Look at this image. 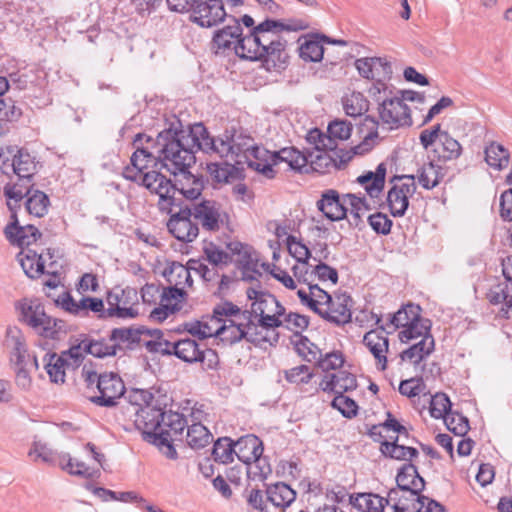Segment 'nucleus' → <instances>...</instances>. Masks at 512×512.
<instances>
[{"mask_svg":"<svg viewBox=\"0 0 512 512\" xmlns=\"http://www.w3.org/2000/svg\"><path fill=\"white\" fill-rule=\"evenodd\" d=\"M205 127L201 123L194 124L188 130H164L154 141L145 134H137L131 156V165L123 170V176L131 181L141 183L151 193L158 195L159 209H169L175 193L172 182L158 171H146L149 167L161 162V166L174 176L195 161L194 151L198 150L200 137Z\"/></svg>","mask_w":512,"mask_h":512,"instance_id":"1","label":"nucleus"},{"mask_svg":"<svg viewBox=\"0 0 512 512\" xmlns=\"http://www.w3.org/2000/svg\"><path fill=\"white\" fill-rule=\"evenodd\" d=\"M198 150L233 162L237 166L247 165L266 178H273L277 169L301 170L307 158L294 147H285L271 152L258 145L255 140L242 132L230 134L226 131L218 137H211L208 131L200 137Z\"/></svg>","mask_w":512,"mask_h":512,"instance_id":"2","label":"nucleus"},{"mask_svg":"<svg viewBox=\"0 0 512 512\" xmlns=\"http://www.w3.org/2000/svg\"><path fill=\"white\" fill-rule=\"evenodd\" d=\"M35 169L34 159L27 151L16 147L0 148V191H3L11 212L30 193L29 182Z\"/></svg>","mask_w":512,"mask_h":512,"instance_id":"3","label":"nucleus"},{"mask_svg":"<svg viewBox=\"0 0 512 512\" xmlns=\"http://www.w3.org/2000/svg\"><path fill=\"white\" fill-rule=\"evenodd\" d=\"M309 28L304 19L265 20L254 27L257 41L264 54V61L281 68L287 60V41L282 37L283 31H302Z\"/></svg>","mask_w":512,"mask_h":512,"instance_id":"4","label":"nucleus"},{"mask_svg":"<svg viewBox=\"0 0 512 512\" xmlns=\"http://www.w3.org/2000/svg\"><path fill=\"white\" fill-rule=\"evenodd\" d=\"M302 305L338 325L351 320L352 299L347 293L328 294L323 288L304 287L298 291Z\"/></svg>","mask_w":512,"mask_h":512,"instance_id":"5","label":"nucleus"},{"mask_svg":"<svg viewBox=\"0 0 512 512\" xmlns=\"http://www.w3.org/2000/svg\"><path fill=\"white\" fill-rule=\"evenodd\" d=\"M247 297L252 301L249 315L258 328V334L262 335L263 342H277L275 329L279 328L285 307L273 295L254 288L247 290Z\"/></svg>","mask_w":512,"mask_h":512,"instance_id":"6","label":"nucleus"},{"mask_svg":"<svg viewBox=\"0 0 512 512\" xmlns=\"http://www.w3.org/2000/svg\"><path fill=\"white\" fill-rule=\"evenodd\" d=\"M215 313L224 315L219 335L221 341L230 344L242 339L255 344L263 342L248 311H242L231 302H222L215 306Z\"/></svg>","mask_w":512,"mask_h":512,"instance_id":"7","label":"nucleus"},{"mask_svg":"<svg viewBox=\"0 0 512 512\" xmlns=\"http://www.w3.org/2000/svg\"><path fill=\"white\" fill-rule=\"evenodd\" d=\"M81 376L87 388H95L98 394L88 396L89 400L100 407H113L125 392L121 377L114 372L98 374L91 367L83 366Z\"/></svg>","mask_w":512,"mask_h":512,"instance_id":"8","label":"nucleus"},{"mask_svg":"<svg viewBox=\"0 0 512 512\" xmlns=\"http://www.w3.org/2000/svg\"><path fill=\"white\" fill-rule=\"evenodd\" d=\"M263 443L255 435L249 434L235 442V455L246 465V474L251 480H264L271 473V467L262 457Z\"/></svg>","mask_w":512,"mask_h":512,"instance_id":"9","label":"nucleus"},{"mask_svg":"<svg viewBox=\"0 0 512 512\" xmlns=\"http://www.w3.org/2000/svg\"><path fill=\"white\" fill-rule=\"evenodd\" d=\"M19 321L31 327L35 332L53 338L57 332V319L45 312L44 305L37 298H23L16 302Z\"/></svg>","mask_w":512,"mask_h":512,"instance_id":"10","label":"nucleus"},{"mask_svg":"<svg viewBox=\"0 0 512 512\" xmlns=\"http://www.w3.org/2000/svg\"><path fill=\"white\" fill-rule=\"evenodd\" d=\"M419 141L426 150L437 144L434 152L440 160L445 162L456 160L462 154L461 144L448 131L442 130L441 124H435L422 130L419 135Z\"/></svg>","mask_w":512,"mask_h":512,"instance_id":"11","label":"nucleus"},{"mask_svg":"<svg viewBox=\"0 0 512 512\" xmlns=\"http://www.w3.org/2000/svg\"><path fill=\"white\" fill-rule=\"evenodd\" d=\"M326 257V254L317 257L315 262L318 263L315 265L311 263H302L295 264L292 267L293 276L297 278V281L300 284L298 291L300 289H304V287L320 288L316 281L321 283L329 281L332 285L337 283L338 273L336 269L321 262V259Z\"/></svg>","mask_w":512,"mask_h":512,"instance_id":"12","label":"nucleus"},{"mask_svg":"<svg viewBox=\"0 0 512 512\" xmlns=\"http://www.w3.org/2000/svg\"><path fill=\"white\" fill-rule=\"evenodd\" d=\"M108 307L107 317L132 319L138 315L136 304L138 302L137 291L133 288H114L106 297Z\"/></svg>","mask_w":512,"mask_h":512,"instance_id":"13","label":"nucleus"},{"mask_svg":"<svg viewBox=\"0 0 512 512\" xmlns=\"http://www.w3.org/2000/svg\"><path fill=\"white\" fill-rule=\"evenodd\" d=\"M392 187L388 191L387 202L391 214L395 217L403 216L409 206V197L416 191L415 177L413 175L395 176Z\"/></svg>","mask_w":512,"mask_h":512,"instance_id":"14","label":"nucleus"},{"mask_svg":"<svg viewBox=\"0 0 512 512\" xmlns=\"http://www.w3.org/2000/svg\"><path fill=\"white\" fill-rule=\"evenodd\" d=\"M378 111L382 124L387 125L389 129L412 125L410 108L397 95L383 98Z\"/></svg>","mask_w":512,"mask_h":512,"instance_id":"15","label":"nucleus"},{"mask_svg":"<svg viewBox=\"0 0 512 512\" xmlns=\"http://www.w3.org/2000/svg\"><path fill=\"white\" fill-rule=\"evenodd\" d=\"M47 258L51 260L52 256L47 254H38L37 251L30 248L22 249L18 254V260L25 274L30 278H38L42 274L56 275V263L50 261L47 264Z\"/></svg>","mask_w":512,"mask_h":512,"instance_id":"16","label":"nucleus"},{"mask_svg":"<svg viewBox=\"0 0 512 512\" xmlns=\"http://www.w3.org/2000/svg\"><path fill=\"white\" fill-rule=\"evenodd\" d=\"M189 167L190 165L186 166L183 171H177V174H180L183 179L179 180L178 184L172 183L175 193H170V196H173V201L169 209H160L161 211L172 213L174 208L181 206V197L188 200H195L201 195L203 184L188 171Z\"/></svg>","mask_w":512,"mask_h":512,"instance_id":"17","label":"nucleus"},{"mask_svg":"<svg viewBox=\"0 0 512 512\" xmlns=\"http://www.w3.org/2000/svg\"><path fill=\"white\" fill-rule=\"evenodd\" d=\"M190 208L194 219L207 231H218L227 218L220 206L211 200L193 204Z\"/></svg>","mask_w":512,"mask_h":512,"instance_id":"18","label":"nucleus"},{"mask_svg":"<svg viewBox=\"0 0 512 512\" xmlns=\"http://www.w3.org/2000/svg\"><path fill=\"white\" fill-rule=\"evenodd\" d=\"M45 369L51 382L64 383L67 370H74L81 365L80 360L72 356V347L60 355L46 353L44 357Z\"/></svg>","mask_w":512,"mask_h":512,"instance_id":"19","label":"nucleus"},{"mask_svg":"<svg viewBox=\"0 0 512 512\" xmlns=\"http://www.w3.org/2000/svg\"><path fill=\"white\" fill-rule=\"evenodd\" d=\"M227 16L222 0L201 1L194 12L191 20L204 28H211L223 22Z\"/></svg>","mask_w":512,"mask_h":512,"instance_id":"20","label":"nucleus"},{"mask_svg":"<svg viewBox=\"0 0 512 512\" xmlns=\"http://www.w3.org/2000/svg\"><path fill=\"white\" fill-rule=\"evenodd\" d=\"M171 217L167 223L169 232L179 241L192 242L199 233L197 224L191 221V208L185 207L177 213H170Z\"/></svg>","mask_w":512,"mask_h":512,"instance_id":"21","label":"nucleus"},{"mask_svg":"<svg viewBox=\"0 0 512 512\" xmlns=\"http://www.w3.org/2000/svg\"><path fill=\"white\" fill-rule=\"evenodd\" d=\"M359 74L366 79L374 81H388L392 76V66L386 58L364 57L355 61Z\"/></svg>","mask_w":512,"mask_h":512,"instance_id":"22","label":"nucleus"},{"mask_svg":"<svg viewBox=\"0 0 512 512\" xmlns=\"http://www.w3.org/2000/svg\"><path fill=\"white\" fill-rule=\"evenodd\" d=\"M117 343H114L112 336L108 339L83 340L77 345L72 346V356L82 363L86 354H91L98 358L116 355Z\"/></svg>","mask_w":512,"mask_h":512,"instance_id":"23","label":"nucleus"},{"mask_svg":"<svg viewBox=\"0 0 512 512\" xmlns=\"http://www.w3.org/2000/svg\"><path fill=\"white\" fill-rule=\"evenodd\" d=\"M420 491L390 490L388 492L390 506L394 512H422L425 506V497Z\"/></svg>","mask_w":512,"mask_h":512,"instance_id":"24","label":"nucleus"},{"mask_svg":"<svg viewBox=\"0 0 512 512\" xmlns=\"http://www.w3.org/2000/svg\"><path fill=\"white\" fill-rule=\"evenodd\" d=\"M384 328L374 329L367 332L363 337V344L373 355L378 370L384 371L387 368V353L389 340L383 333Z\"/></svg>","mask_w":512,"mask_h":512,"instance_id":"25","label":"nucleus"},{"mask_svg":"<svg viewBox=\"0 0 512 512\" xmlns=\"http://www.w3.org/2000/svg\"><path fill=\"white\" fill-rule=\"evenodd\" d=\"M357 387V381L354 374L347 371L327 374L319 384V388L328 393L336 395L354 390Z\"/></svg>","mask_w":512,"mask_h":512,"instance_id":"26","label":"nucleus"},{"mask_svg":"<svg viewBox=\"0 0 512 512\" xmlns=\"http://www.w3.org/2000/svg\"><path fill=\"white\" fill-rule=\"evenodd\" d=\"M347 198L342 202L335 190H327L317 202L318 209L330 220L337 221L346 217L348 208L345 207Z\"/></svg>","mask_w":512,"mask_h":512,"instance_id":"27","label":"nucleus"},{"mask_svg":"<svg viewBox=\"0 0 512 512\" xmlns=\"http://www.w3.org/2000/svg\"><path fill=\"white\" fill-rule=\"evenodd\" d=\"M240 36H242L241 25L237 20H234L233 25H228L215 33L211 44L212 49L217 54L234 50V45L238 44Z\"/></svg>","mask_w":512,"mask_h":512,"instance_id":"28","label":"nucleus"},{"mask_svg":"<svg viewBox=\"0 0 512 512\" xmlns=\"http://www.w3.org/2000/svg\"><path fill=\"white\" fill-rule=\"evenodd\" d=\"M378 124L375 118L370 116L365 117L362 123V130H367V133L358 145H355L347 152V157L343 161H348L355 155H365L374 148L379 137L377 131Z\"/></svg>","mask_w":512,"mask_h":512,"instance_id":"29","label":"nucleus"},{"mask_svg":"<svg viewBox=\"0 0 512 512\" xmlns=\"http://www.w3.org/2000/svg\"><path fill=\"white\" fill-rule=\"evenodd\" d=\"M162 414L163 412L159 409L141 407L136 413L135 425L143 433L154 435L156 438L160 433Z\"/></svg>","mask_w":512,"mask_h":512,"instance_id":"30","label":"nucleus"},{"mask_svg":"<svg viewBox=\"0 0 512 512\" xmlns=\"http://www.w3.org/2000/svg\"><path fill=\"white\" fill-rule=\"evenodd\" d=\"M5 235L13 244L26 249L35 243L41 234L33 225L18 226L15 222L6 226Z\"/></svg>","mask_w":512,"mask_h":512,"instance_id":"31","label":"nucleus"},{"mask_svg":"<svg viewBox=\"0 0 512 512\" xmlns=\"http://www.w3.org/2000/svg\"><path fill=\"white\" fill-rule=\"evenodd\" d=\"M386 165L380 163L374 172L369 171L357 178V182L363 186L366 193L372 198H378L385 184Z\"/></svg>","mask_w":512,"mask_h":512,"instance_id":"32","label":"nucleus"},{"mask_svg":"<svg viewBox=\"0 0 512 512\" xmlns=\"http://www.w3.org/2000/svg\"><path fill=\"white\" fill-rule=\"evenodd\" d=\"M191 261L188 266H184L178 262H172L164 270V277L172 287H180L185 290L186 287H192L193 280L191 277Z\"/></svg>","mask_w":512,"mask_h":512,"instance_id":"33","label":"nucleus"},{"mask_svg":"<svg viewBox=\"0 0 512 512\" xmlns=\"http://www.w3.org/2000/svg\"><path fill=\"white\" fill-rule=\"evenodd\" d=\"M351 503L359 512H385L390 506L389 497L385 498L375 493H360L351 497Z\"/></svg>","mask_w":512,"mask_h":512,"instance_id":"34","label":"nucleus"},{"mask_svg":"<svg viewBox=\"0 0 512 512\" xmlns=\"http://www.w3.org/2000/svg\"><path fill=\"white\" fill-rule=\"evenodd\" d=\"M302 155L307 158L306 166L301 170H296L297 172L308 173L310 171H314L324 174L336 167L335 159L327 152V150L308 152V154L302 153Z\"/></svg>","mask_w":512,"mask_h":512,"instance_id":"35","label":"nucleus"},{"mask_svg":"<svg viewBox=\"0 0 512 512\" xmlns=\"http://www.w3.org/2000/svg\"><path fill=\"white\" fill-rule=\"evenodd\" d=\"M59 466L71 475L82 476L87 479L96 478L100 474L98 467L86 465L82 461L73 459L68 453L58 456Z\"/></svg>","mask_w":512,"mask_h":512,"instance_id":"36","label":"nucleus"},{"mask_svg":"<svg viewBox=\"0 0 512 512\" xmlns=\"http://www.w3.org/2000/svg\"><path fill=\"white\" fill-rule=\"evenodd\" d=\"M259 44L260 43L257 41V36L253 29L249 35L243 37L240 36L238 44L234 45V51L240 58L252 61H264V54L262 53V48H260Z\"/></svg>","mask_w":512,"mask_h":512,"instance_id":"37","label":"nucleus"},{"mask_svg":"<svg viewBox=\"0 0 512 512\" xmlns=\"http://www.w3.org/2000/svg\"><path fill=\"white\" fill-rule=\"evenodd\" d=\"M267 500L274 507L283 511L289 507L296 498V492L285 483H276L266 490Z\"/></svg>","mask_w":512,"mask_h":512,"instance_id":"38","label":"nucleus"},{"mask_svg":"<svg viewBox=\"0 0 512 512\" xmlns=\"http://www.w3.org/2000/svg\"><path fill=\"white\" fill-rule=\"evenodd\" d=\"M186 426L188 427V422L182 414L173 411L163 412L159 436L180 439Z\"/></svg>","mask_w":512,"mask_h":512,"instance_id":"39","label":"nucleus"},{"mask_svg":"<svg viewBox=\"0 0 512 512\" xmlns=\"http://www.w3.org/2000/svg\"><path fill=\"white\" fill-rule=\"evenodd\" d=\"M434 346V338L426 337L423 340H419L408 349L402 351L400 354L401 360L413 365H418L433 352Z\"/></svg>","mask_w":512,"mask_h":512,"instance_id":"40","label":"nucleus"},{"mask_svg":"<svg viewBox=\"0 0 512 512\" xmlns=\"http://www.w3.org/2000/svg\"><path fill=\"white\" fill-rule=\"evenodd\" d=\"M7 345L11 347L10 362L32 358L27 353L26 341L22 331L17 327H9L6 331Z\"/></svg>","mask_w":512,"mask_h":512,"instance_id":"41","label":"nucleus"},{"mask_svg":"<svg viewBox=\"0 0 512 512\" xmlns=\"http://www.w3.org/2000/svg\"><path fill=\"white\" fill-rule=\"evenodd\" d=\"M396 482L398 488L395 490H411L422 491L424 488V480L421 478L417 470L412 465L404 466L397 474Z\"/></svg>","mask_w":512,"mask_h":512,"instance_id":"42","label":"nucleus"},{"mask_svg":"<svg viewBox=\"0 0 512 512\" xmlns=\"http://www.w3.org/2000/svg\"><path fill=\"white\" fill-rule=\"evenodd\" d=\"M485 161L486 163L496 169L503 170L508 167L510 162L509 151L497 142H491L485 148Z\"/></svg>","mask_w":512,"mask_h":512,"instance_id":"43","label":"nucleus"},{"mask_svg":"<svg viewBox=\"0 0 512 512\" xmlns=\"http://www.w3.org/2000/svg\"><path fill=\"white\" fill-rule=\"evenodd\" d=\"M174 355L190 363L204 359L203 351L200 350L197 342L188 338L174 342Z\"/></svg>","mask_w":512,"mask_h":512,"instance_id":"44","label":"nucleus"},{"mask_svg":"<svg viewBox=\"0 0 512 512\" xmlns=\"http://www.w3.org/2000/svg\"><path fill=\"white\" fill-rule=\"evenodd\" d=\"M443 177V168L432 161L424 163L417 172L418 182L425 189L436 187Z\"/></svg>","mask_w":512,"mask_h":512,"instance_id":"45","label":"nucleus"},{"mask_svg":"<svg viewBox=\"0 0 512 512\" xmlns=\"http://www.w3.org/2000/svg\"><path fill=\"white\" fill-rule=\"evenodd\" d=\"M11 364L15 372L16 386L23 391H29L32 387V377L28 365L30 364L35 369H38L37 358L23 359L20 363L18 361H11Z\"/></svg>","mask_w":512,"mask_h":512,"instance_id":"46","label":"nucleus"},{"mask_svg":"<svg viewBox=\"0 0 512 512\" xmlns=\"http://www.w3.org/2000/svg\"><path fill=\"white\" fill-rule=\"evenodd\" d=\"M213 440L212 434L202 423H191L186 433L187 444L193 449H201Z\"/></svg>","mask_w":512,"mask_h":512,"instance_id":"47","label":"nucleus"},{"mask_svg":"<svg viewBox=\"0 0 512 512\" xmlns=\"http://www.w3.org/2000/svg\"><path fill=\"white\" fill-rule=\"evenodd\" d=\"M431 322L428 319L420 318L415 321L410 326L406 327V329H402L399 334V340L403 343H407L411 340H416L420 338L423 340L426 337H433L430 333Z\"/></svg>","mask_w":512,"mask_h":512,"instance_id":"48","label":"nucleus"},{"mask_svg":"<svg viewBox=\"0 0 512 512\" xmlns=\"http://www.w3.org/2000/svg\"><path fill=\"white\" fill-rule=\"evenodd\" d=\"M420 311L421 309L418 305L407 304L391 317L390 324L394 326V329H406V327L421 318Z\"/></svg>","mask_w":512,"mask_h":512,"instance_id":"49","label":"nucleus"},{"mask_svg":"<svg viewBox=\"0 0 512 512\" xmlns=\"http://www.w3.org/2000/svg\"><path fill=\"white\" fill-rule=\"evenodd\" d=\"M424 403H429L430 415L435 419L445 418L451 414V402L445 393H436L433 396L428 394L424 398ZM425 406V404H423Z\"/></svg>","mask_w":512,"mask_h":512,"instance_id":"50","label":"nucleus"},{"mask_svg":"<svg viewBox=\"0 0 512 512\" xmlns=\"http://www.w3.org/2000/svg\"><path fill=\"white\" fill-rule=\"evenodd\" d=\"M343 109L348 116L357 117L368 111L369 102L360 92H352L342 100Z\"/></svg>","mask_w":512,"mask_h":512,"instance_id":"51","label":"nucleus"},{"mask_svg":"<svg viewBox=\"0 0 512 512\" xmlns=\"http://www.w3.org/2000/svg\"><path fill=\"white\" fill-rule=\"evenodd\" d=\"M326 37L305 40L299 47L300 57L305 61L318 62L323 58L324 48L322 42Z\"/></svg>","mask_w":512,"mask_h":512,"instance_id":"52","label":"nucleus"},{"mask_svg":"<svg viewBox=\"0 0 512 512\" xmlns=\"http://www.w3.org/2000/svg\"><path fill=\"white\" fill-rule=\"evenodd\" d=\"M381 452L397 460H411L417 455V450L398 443V437L394 442L385 441L381 444Z\"/></svg>","mask_w":512,"mask_h":512,"instance_id":"53","label":"nucleus"},{"mask_svg":"<svg viewBox=\"0 0 512 512\" xmlns=\"http://www.w3.org/2000/svg\"><path fill=\"white\" fill-rule=\"evenodd\" d=\"M293 344L297 354L307 362H316L321 356V350L307 337L296 335Z\"/></svg>","mask_w":512,"mask_h":512,"instance_id":"54","label":"nucleus"},{"mask_svg":"<svg viewBox=\"0 0 512 512\" xmlns=\"http://www.w3.org/2000/svg\"><path fill=\"white\" fill-rule=\"evenodd\" d=\"M212 455L215 461L223 464L233 462L235 456V442L230 438H219L213 446Z\"/></svg>","mask_w":512,"mask_h":512,"instance_id":"55","label":"nucleus"},{"mask_svg":"<svg viewBox=\"0 0 512 512\" xmlns=\"http://www.w3.org/2000/svg\"><path fill=\"white\" fill-rule=\"evenodd\" d=\"M186 292L182 288L169 286L163 288L160 293L161 305L170 308L173 312L181 309Z\"/></svg>","mask_w":512,"mask_h":512,"instance_id":"56","label":"nucleus"},{"mask_svg":"<svg viewBox=\"0 0 512 512\" xmlns=\"http://www.w3.org/2000/svg\"><path fill=\"white\" fill-rule=\"evenodd\" d=\"M63 453H57L53 451L46 443L41 441H34L30 451L29 456L33 461H42L47 464H58L59 459L58 456Z\"/></svg>","mask_w":512,"mask_h":512,"instance_id":"57","label":"nucleus"},{"mask_svg":"<svg viewBox=\"0 0 512 512\" xmlns=\"http://www.w3.org/2000/svg\"><path fill=\"white\" fill-rule=\"evenodd\" d=\"M308 324L309 320L306 316L294 312L287 313L286 309H284L279 327H283L294 332L296 336L301 335L300 332L306 329Z\"/></svg>","mask_w":512,"mask_h":512,"instance_id":"58","label":"nucleus"},{"mask_svg":"<svg viewBox=\"0 0 512 512\" xmlns=\"http://www.w3.org/2000/svg\"><path fill=\"white\" fill-rule=\"evenodd\" d=\"M49 206V199L47 195L41 191H35L30 195L26 201V209L29 214L36 217H43Z\"/></svg>","mask_w":512,"mask_h":512,"instance_id":"59","label":"nucleus"},{"mask_svg":"<svg viewBox=\"0 0 512 512\" xmlns=\"http://www.w3.org/2000/svg\"><path fill=\"white\" fill-rule=\"evenodd\" d=\"M347 202L350 205L348 209L352 220L350 222L354 225H359L363 216L370 210V206L367 204L364 198L358 197L354 194L347 195Z\"/></svg>","mask_w":512,"mask_h":512,"instance_id":"60","label":"nucleus"},{"mask_svg":"<svg viewBox=\"0 0 512 512\" xmlns=\"http://www.w3.org/2000/svg\"><path fill=\"white\" fill-rule=\"evenodd\" d=\"M112 340L117 343V350L122 349V345L130 346L140 341L141 332L132 328H116L111 332Z\"/></svg>","mask_w":512,"mask_h":512,"instance_id":"61","label":"nucleus"},{"mask_svg":"<svg viewBox=\"0 0 512 512\" xmlns=\"http://www.w3.org/2000/svg\"><path fill=\"white\" fill-rule=\"evenodd\" d=\"M399 392L407 396L409 398H413L416 396H422L423 398L427 397L429 392L426 389V385L424 384L421 378H410L407 380H403L399 386Z\"/></svg>","mask_w":512,"mask_h":512,"instance_id":"62","label":"nucleus"},{"mask_svg":"<svg viewBox=\"0 0 512 512\" xmlns=\"http://www.w3.org/2000/svg\"><path fill=\"white\" fill-rule=\"evenodd\" d=\"M314 373L307 365H299L284 371L285 379L292 384H307L313 378Z\"/></svg>","mask_w":512,"mask_h":512,"instance_id":"63","label":"nucleus"},{"mask_svg":"<svg viewBox=\"0 0 512 512\" xmlns=\"http://www.w3.org/2000/svg\"><path fill=\"white\" fill-rule=\"evenodd\" d=\"M306 140L314 147V152H319L321 150H333L336 147V143L331 140V137H328V134L321 132L317 128L312 129L307 133Z\"/></svg>","mask_w":512,"mask_h":512,"instance_id":"64","label":"nucleus"}]
</instances>
